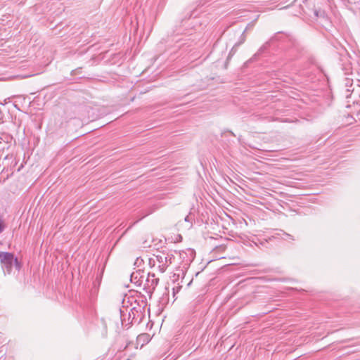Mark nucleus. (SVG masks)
Masks as SVG:
<instances>
[{"label":"nucleus","instance_id":"6e6552de","mask_svg":"<svg viewBox=\"0 0 360 360\" xmlns=\"http://www.w3.org/2000/svg\"><path fill=\"white\" fill-rule=\"evenodd\" d=\"M267 47V44L263 45L262 47H260V49L258 50V52L257 54H261L263 51H264V50L266 49Z\"/></svg>","mask_w":360,"mask_h":360},{"label":"nucleus","instance_id":"4468645a","mask_svg":"<svg viewBox=\"0 0 360 360\" xmlns=\"http://www.w3.org/2000/svg\"><path fill=\"white\" fill-rule=\"evenodd\" d=\"M134 277V274L131 275V280H132V278Z\"/></svg>","mask_w":360,"mask_h":360},{"label":"nucleus","instance_id":"39448f33","mask_svg":"<svg viewBox=\"0 0 360 360\" xmlns=\"http://www.w3.org/2000/svg\"><path fill=\"white\" fill-rule=\"evenodd\" d=\"M245 39H246V35H245V30L240 36V41L235 44V46H239L240 45L243 44L245 42Z\"/></svg>","mask_w":360,"mask_h":360},{"label":"nucleus","instance_id":"f8f14e48","mask_svg":"<svg viewBox=\"0 0 360 360\" xmlns=\"http://www.w3.org/2000/svg\"><path fill=\"white\" fill-rule=\"evenodd\" d=\"M287 237H288L289 238L292 239V240H294V238H292V236L290 235V234H288V233H285Z\"/></svg>","mask_w":360,"mask_h":360},{"label":"nucleus","instance_id":"9d476101","mask_svg":"<svg viewBox=\"0 0 360 360\" xmlns=\"http://www.w3.org/2000/svg\"><path fill=\"white\" fill-rule=\"evenodd\" d=\"M238 46H233L231 51L229 52V58L231 57L236 51V49H237Z\"/></svg>","mask_w":360,"mask_h":360},{"label":"nucleus","instance_id":"7ed1b4c3","mask_svg":"<svg viewBox=\"0 0 360 360\" xmlns=\"http://www.w3.org/2000/svg\"><path fill=\"white\" fill-rule=\"evenodd\" d=\"M0 262L2 267L6 269L8 273L11 271L14 262L16 265L18 264V259L14 257L13 254L7 252H0Z\"/></svg>","mask_w":360,"mask_h":360},{"label":"nucleus","instance_id":"20e7f679","mask_svg":"<svg viewBox=\"0 0 360 360\" xmlns=\"http://www.w3.org/2000/svg\"><path fill=\"white\" fill-rule=\"evenodd\" d=\"M159 283V278L155 277V274L148 273L146 281L145 288L148 289L150 292H153Z\"/></svg>","mask_w":360,"mask_h":360},{"label":"nucleus","instance_id":"f257e3e1","mask_svg":"<svg viewBox=\"0 0 360 360\" xmlns=\"http://www.w3.org/2000/svg\"><path fill=\"white\" fill-rule=\"evenodd\" d=\"M158 263L157 268L161 273L166 271L167 268L174 262L175 257L172 250L159 251L153 255Z\"/></svg>","mask_w":360,"mask_h":360},{"label":"nucleus","instance_id":"f03ea898","mask_svg":"<svg viewBox=\"0 0 360 360\" xmlns=\"http://www.w3.org/2000/svg\"><path fill=\"white\" fill-rule=\"evenodd\" d=\"M120 317L122 326L127 327L129 326L133 323L139 324L143 318L144 317L143 312L141 310V308L133 307L128 312L127 319L125 318L124 310L120 309Z\"/></svg>","mask_w":360,"mask_h":360},{"label":"nucleus","instance_id":"0eeeda50","mask_svg":"<svg viewBox=\"0 0 360 360\" xmlns=\"http://www.w3.org/2000/svg\"><path fill=\"white\" fill-rule=\"evenodd\" d=\"M143 262V260L141 257H137L134 262V265H136L137 266H140Z\"/></svg>","mask_w":360,"mask_h":360},{"label":"nucleus","instance_id":"423d86ee","mask_svg":"<svg viewBox=\"0 0 360 360\" xmlns=\"http://www.w3.org/2000/svg\"><path fill=\"white\" fill-rule=\"evenodd\" d=\"M149 265L152 267H154L156 265L158 266L156 258L155 257L149 259Z\"/></svg>","mask_w":360,"mask_h":360},{"label":"nucleus","instance_id":"9b49d317","mask_svg":"<svg viewBox=\"0 0 360 360\" xmlns=\"http://www.w3.org/2000/svg\"><path fill=\"white\" fill-rule=\"evenodd\" d=\"M181 286H177L176 288H173L174 293L178 292L179 291V290L181 289Z\"/></svg>","mask_w":360,"mask_h":360},{"label":"nucleus","instance_id":"1a4fd4ad","mask_svg":"<svg viewBox=\"0 0 360 360\" xmlns=\"http://www.w3.org/2000/svg\"><path fill=\"white\" fill-rule=\"evenodd\" d=\"M5 226L4 224V221L0 217V233L4 230Z\"/></svg>","mask_w":360,"mask_h":360},{"label":"nucleus","instance_id":"ddd939ff","mask_svg":"<svg viewBox=\"0 0 360 360\" xmlns=\"http://www.w3.org/2000/svg\"><path fill=\"white\" fill-rule=\"evenodd\" d=\"M185 220L188 221V216L186 217Z\"/></svg>","mask_w":360,"mask_h":360}]
</instances>
